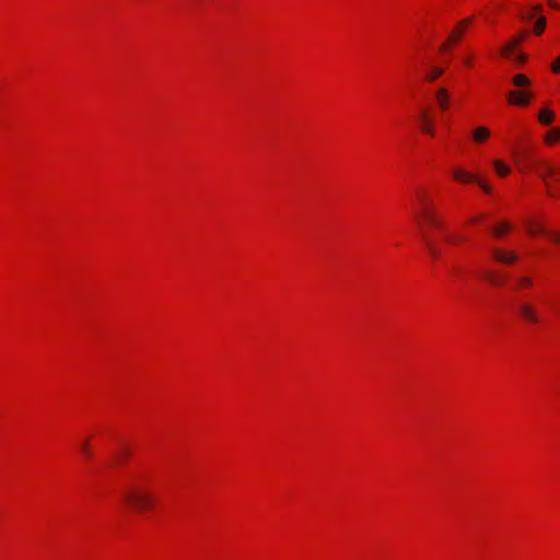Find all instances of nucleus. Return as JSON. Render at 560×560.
Wrapping results in <instances>:
<instances>
[{
	"mask_svg": "<svg viewBox=\"0 0 560 560\" xmlns=\"http://www.w3.org/2000/svg\"><path fill=\"white\" fill-rule=\"evenodd\" d=\"M548 4H549L551 8H553V9H559L558 3H557L556 1H553V0H549V1H548Z\"/></svg>",
	"mask_w": 560,
	"mask_h": 560,
	"instance_id": "c85d7f7f",
	"label": "nucleus"
},
{
	"mask_svg": "<svg viewBox=\"0 0 560 560\" xmlns=\"http://www.w3.org/2000/svg\"><path fill=\"white\" fill-rule=\"evenodd\" d=\"M511 228L512 225L509 222H502L493 228V234L498 237H501L504 235V233L509 232Z\"/></svg>",
	"mask_w": 560,
	"mask_h": 560,
	"instance_id": "f3484780",
	"label": "nucleus"
},
{
	"mask_svg": "<svg viewBox=\"0 0 560 560\" xmlns=\"http://www.w3.org/2000/svg\"><path fill=\"white\" fill-rule=\"evenodd\" d=\"M528 232L530 234H535V233L545 234L546 233V231L541 226H539V225H537V226H533V225L528 226Z\"/></svg>",
	"mask_w": 560,
	"mask_h": 560,
	"instance_id": "a878e982",
	"label": "nucleus"
},
{
	"mask_svg": "<svg viewBox=\"0 0 560 560\" xmlns=\"http://www.w3.org/2000/svg\"><path fill=\"white\" fill-rule=\"evenodd\" d=\"M465 65L466 66H470L471 65V58L470 57L465 59Z\"/></svg>",
	"mask_w": 560,
	"mask_h": 560,
	"instance_id": "c756f323",
	"label": "nucleus"
},
{
	"mask_svg": "<svg viewBox=\"0 0 560 560\" xmlns=\"http://www.w3.org/2000/svg\"><path fill=\"white\" fill-rule=\"evenodd\" d=\"M542 7L540 4L533 5V13H529L528 15H525L524 13H521V18L523 20H532L534 18V14L537 12H541Z\"/></svg>",
	"mask_w": 560,
	"mask_h": 560,
	"instance_id": "4be33fe9",
	"label": "nucleus"
},
{
	"mask_svg": "<svg viewBox=\"0 0 560 560\" xmlns=\"http://www.w3.org/2000/svg\"><path fill=\"white\" fill-rule=\"evenodd\" d=\"M422 238L430 256L433 259H438L441 256L440 247L425 231H422Z\"/></svg>",
	"mask_w": 560,
	"mask_h": 560,
	"instance_id": "9b49d317",
	"label": "nucleus"
},
{
	"mask_svg": "<svg viewBox=\"0 0 560 560\" xmlns=\"http://www.w3.org/2000/svg\"><path fill=\"white\" fill-rule=\"evenodd\" d=\"M444 73V69L440 67L432 66L429 71L425 73L424 78L427 81L433 82L438 78H440Z\"/></svg>",
	"mask_w": 560,
	"mask_h": 560,
	"instance_id": "4468645a",
	"label": "nucleus"
},
{
	"mask_svg": "<svg viewBox=\"0 0 560 560\" xmlns=\"http://www.w3.org/2000/svg\"><path fill=\"white\" fill-rule=\"evenodd\" d=\"M551 69L556 73H560V56L557 58L556 62L551 65Z\"/></svg>",
	"mask_w": 560,
	"mask_h": 560,
	"instance_id": "bb28decb",
	"label": "nucleus"
},
{
	"mask_svg": "<svg viewBox=\"0 0 560 560\" xmlns=\"http://www.w3.org/2000/svg\"><path fill=\"white\" fill-rule=\"evenodd\" d=\"M488 279H489V281H490L491 283H493V284H501V283H502V282H501V280H498V279H497L494 276H492V275H489V276H488Z\"/></svg>",
	"mask_w": 560,
	"mask_h": 560,
	"instance_id": "cd10ccee",
	"label": "nucleus"
},
{
	"mask_svg": "<svg viewBox=\"0 0 560 560\" xmlns=\"http://www.w3.org/2000/svg\"><path fill=\"white\" fill-rule=\"evenodd\" d=\"M472 18H467L459 21L454 30L450 33L447 40L442 45L441 50H445L451 44L460 42L463 34L467 27L472 23Z\"/></svg>",
	"mask_w": 560,
	"mask_h": 560,
	"instance_id": "423d86ee",
	"label": "nucleus"
},
{
	"mask_svg": "<svg viewBox=\"0 0 560 560\" xmlns=\"http://www.w3.org/2000/svg\"><path fill=\"white\" fill-rule=\"evenodd\" d=\"M435 97L441 109L445 110L448 107L450 95L445 88H440L435 92Z\"/></svg>",
	"mask_w": 560,
	"mask_h": 560,
	"instance_id": "f8f14e48",
	"label": "nucleus"
},
{
	"mask_svg": "<svg viewBox=\"0 0 560 560\" xmlns=\"http://www.w3.org/2000/svg\"><path fill=\"white\" fill-rule=\"evenodd\" d=\"M552 188L556 190L557 196L560 197V176L559 173H557L555 176H552L550 179Z\"/></svg>",
	"mask_w": 560,
	"mask_h": 560,
	"instance_id": "412c9836",
	"label": "nucleus"
},
{
	"mask_svg": "<svg viewBox=\"0 0 560 560\" xmlns=\"http://www.w3.org/2000/svg\"><path fill=\"white\" fill-rule=\"evenodd\" d=\"M420 129L422 132L433 137L435 133L431 117L427 110H421L419 114Z\"/></svg>",
	"mask_w": 560,
	"mask_h": 560,
	"instance_id": "9d476101",
	"label": "nucleus"
},
{
	"mask_svg": "<svg viewBox=\"0 0 560 560\" xmlns=\"http://www.w3.org/2000/svg\"><path fill=\"white\" fill-rule=\"evenodd\" d=\"M553 113L549 109H542L538 113V119L544 125H550L553 121Z\"/></svg>",
	"mask_w": 560,
	"mask_h": 560,
	"instance_id": "dca6fc26",
	"label": "nucleus"
},
{
	"mask_svg": "<svg viewBox=\"0 0 560 560\" xmlns=\"http://www.w3.org/2000/svg\"><path fill=\"white\" fill-rule=\"evenodd\" d=\"M471 136L475 142L482 143L489 138L490 130L483 126H480L472 131Z\"/></svg>",
	"mask_w": 560,
	"mask_h": 560,
	"instance_id": "ddd939ff",
	"label": "nucleus"
},
{
	"mask_svg": "<svg viewBox=\"0 0 560 560\" xmlns=\"http://www.w3.org/2000/svg\"><path fill=\"white\" fill-rule=\"evenodd\" d=\"M491 255L497 261L504 265H511L517 260V255L515 253L506 252L498 247L491 249Z\"/></svg>",
	"mask_w": 560,
	"mask_h": 560,
	"instance_id": "1a4fd4ad",
	"label": "nucleus"
},
{
	"mask_svg": "<svg viewBox=\"0 0 560 560\" xmlns=\"http://www.w3.org/2000/svg\"><path fill=\"white\" fill-rule=\"evenodd\" d=\"M446 240L450 242V243H459L463 241V237L460 235H456V234H450V235H446Z\"/></svg>",
	"mask_w": 560,
	"mask_h": 560,
	"instance_id": "b1692460",
	"label": "nucleus"
},
{
	"mask_svg": "<svg viewBox=\"0 0 560 560\" xmlns=\"http://www.w3.org/2000/svg\"><path fill=\"white\" fill-rule=\"evenodd\" d=\"M525 38V34H518L516 37L512 38L509 43H506L501 48V55L505 58H510L512 61L516 63H523L526 60V56L522 52H515L513 54V50L515 47L523 42Z\"/></svg>",
	"mask_w": 560,
	"mask_h": 560,
	"instance_id": "20e7f679",
	"label": "nucleus"
},
{
	"mask_svg": "<svg viewBox=\"0 0 560 560\" xmlns=\"http://www.w3.org/2000/svg\"><path fill=\"white\" fill-rule=\"evenodd\" d=\"M532 283H533L532 279L529 277H526V276L521 277V278L517 279V284L520 287H530Z\"/></svg>",
	"mask_w": 560,
	"mask_h": 560,
	"instance_id": "5701e85b",
	"label": "nucleus"
},
{
	"mask_svg": "<svg viewBox=\"0 0 560 560\" xmlns=\"http://www.w3.org/2000/svg\"><path fill=\"white\" fill-rule=\"evenodd\" d=\"M420 209L417 215L427 221L431 226L442 230L444 228L443 221L439 218L434 207L432 206L425 191L420 190L417 192Z\"/></svg>",
	"mask_w": 560,
	"mask_h": 560,
	"instance_id": "f03ea898",
	"label": "nucleus"
},
{
	"mask_svg": "<svg viewBox=\"0 0 560 560\" xmlns=\"http://www.w3.org/2000/svg\"><path fill=\"white\" fill-rule=\"evenodd\" d=\"M559 171L552 165H544L541 170H539L538 174L544 179L547 191L550 196H557L556 190L552 188L551 182L549 180L552 176H555Z\"/></svg>",
	"mask_w": 560,
	"mask_h": 560,
	"instance_id": "6e6552de",
	"label": "nucleus"
},
{
	"mask_svg": "<svg viewBox=\"0 0 560 560\" xmlns=\"http://www.w3.org/2000/svg\"><path fill=\"white\" fill-rule=\"evenodd\" d=\"M80 448H81L82 453L84 454V456H86L88 458L91 457L92 453H91V450L86 442H83L81 444Z\"/></svg>",
	"mask_w": 560,
	"mask_h": 560,
	"instance_id": "393cba45",
	"label": "nucleus"
},
{
	"mask_svg": "<svg viewBox=\"0 0 560 560\" xmlns=\"http://www.w3.org/2000/svg\"><path fill=\"white\" fill-rule=\"evenodd\" d=\"M546 27V19L539 18L535 23V34L540 35Z\"/></svg>",
	"mask_w": 560,
	"mask_h": 560,
	"instance_id": "aec40b11",
	"label": "nucleus"
},
{
	"mask_svg": "<svg viewBox=\"0 0 560 560\" xmlns=\"http://www.w3.org/2000/svg\"><path fill=\"white\" fill-rule=\"evenodd\" d=\"M453 176L456 180L460 183H476L480 186V188L486 192H491V187L489 184L481 180L477 175L469 173L460 167H455L453 170Z\"/></svg>",
	"mask_w": 560,
	"mask_h": 560,
	"instance_id": "39448f33",
	"label": "nucleus"
},
{
	"mask_svg": "<svg viewBox=\"0 0 560 560\" xmlns=\"http://www.w3.org/2000/svg\"><path fill=\"white\" fill-rule=\"evenodd\" d=\"M512 82L517 88L528 86L529 79L524 74H516L513 77Z\"/></svg>",
	"mask_w": 560,
	"mask_h": 560,
	"instance_id": "a211bd4d",
	"label": "nucleus"
},
{
	"mask_svg": "<svg viewBox=\"0 0 560 560\" xmlns=\"http://www.w3.org/2000/svg\"><path fill=\"white\" fill-rule=\"evenodd\" d=\"M121 494L126 504L136 512L150 511L155 503L152 492L141 485H131Z\"/></svg>",
	"mask_w": 560,
	"mask_h": 560,
	"instance_id": "f257e3e1",
	"label": "nucleus"
},
{
	"mask_svg": "<svg viewBox=\"0 0 560 560\" xmlns=\"http://www.w3.org/2000/svg\"><path fill=\"white\" fill-rule=\"evenodd\" d=\"M533 94L528 90L511 91L508 101L512 105L526 106L529 104Z\"/></svg>",
	"mask_w": 560,
	"mask_h": 560,
	"instance_id": "0eeeda50",
	"label": "nucleus"
},
{
	"mask_svg": "<svg viewBox=\"0 0 560 560\" xmlns=\"http://www.w3.org/2000/svg\"><path fill=\"white\" fill-rule=\"evenodd\" d=\"M520 316L529 324H540L541 317L537 307L529 301H521L516 304Z\"/></svg>",
	"mask_w": 560,
	"mask_h": 560,
	"instance_id": "7ed1b4c3",
	"label": "nucleus"
},
{
	"mask_svg": "<svg viewBox=\"0 0 560 560\" xmlns=\"http://www.w3.org/2000/svg\"><path fill=\"white\" fill-rule=\"evenodd\" d=\"M556 140H560V128H555L546 135V141L552 143Z\"/></svg>",
	"mask_w": 560,
	"mask_h": 560,
	"instance_id": "6ab92c4d",
	"label": "nucleus"
},
{
	"mask_svg": "<svg viewBox=\"0 0 560 560\" xmlns=\"http://www.w3.org/2000/svg\"><path fill=\"white\" fill-rule=\"evenodd\" d=\"M493 166H494L497 174L501 177H504L510 174V171H511L510 167L500 160H494Z\"/></svg>",
	"mask_w": 560,
	"mask_h": 560,
	"instance_id": "2eb2a0df",
	"label": "nucleus"
},
{
	"mask_svg": "<svg viewBox=\"0 0 560 560\" xmlns=\"http://www.w3.org/2000/svg\"><path fill=\"white\" fill-rule=\"evenodd\" d=\"M553 240H555L556 242H559V243H560V235H558V234L553 235Z\"/></svg>",
	"mask_w": 560,
	"mask_h": 560,
	"instance_id": "7c9ffc66",
	"label": "nucleus"
}]
</instances>
